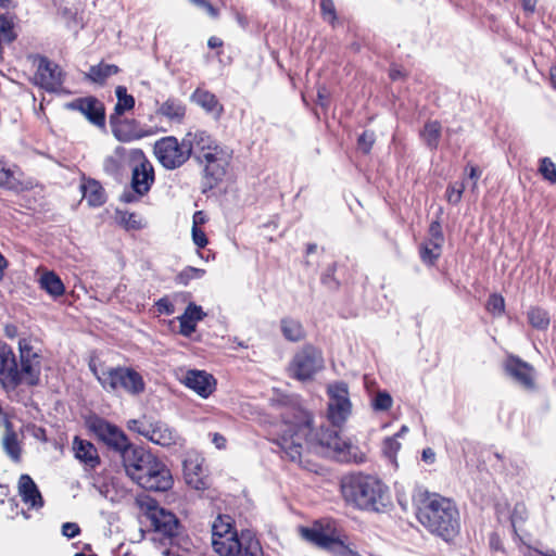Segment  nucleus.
<instances>
[{
	"label": "nucleus",
	"mask_w": 556,
	"mask_h": 556,
	"mask_svg": "<svg viewBox=\"0 0 556 556\" xmlns=\"http://www.w3.org/2000/svg\"><path fill=\"white\" fill-rule=\"evenodd\" d=\"M442 244L427 240L420 250L421 260L427 264H433L441 255Z\"/></svg>",
	"instance_id": "nucleus-37"
},
{
	"label": "nucleus",
	"mask_w": 556,
	"mask_h": 556,
	"mask_svg": "<svg viewBox=\"0 0 556 556\" xmlns=\"http://www.w3.org/2000/svg\"><path fill=\"white\" fill-rule=\"evenodd\" d=\"M371 407L375 412H388L393 406V399L387 391H377L370 401Z\"/></svg>",
	"instance_id": "nucleus-38"
},
{
	"label": "nucleus",
	"mask_w": 556,
	"mask_h": 556,
	"mask_svg": "<svg viewBox=\"0 0 556 556\" xmlns=\"http://www.w3.org/2000/svg\"><path fill=\"white\" fill-rule=\"evenodd\" d=\"M223 45L222 40L217 37H211L207 41V46L212 49L218 48Z\"/></svg>",
	"instance_id": "nucleus-60"
},
{
	"label": "nucleus",
	"mask_w": 556,
	"mask_h": 556,
	"mask_svg": "<svg viewBox=\"0 0 556 556\" xmlns=\"http://www.w3.org/2000/svg\"><path fill=\"white\" fill-rule=\"evenodd\" d=\"M89 368L102 388L108 391L123 390L131 395L144 391L146 383L142 376L131 367H112L91 359Z\"/></svg>",
	"instance_id": "nucleus-8"
},
{
	"label": "nucleus",
	"mask_w": 556,
	"mask_h": 556,
	"mask_svg": "<svg viewBox=\"0 0 556 556\" xmlns=\"http://www.w3.org/2000/svg\"><path fill=\"white\" fill-rule=\"evenodd\" d=\"M273 434L290 460L311 471L315 470L311 466V455L355 463L364 459V454L350 439L341 438L337 431L316 426L312 414L302 408L286 413L283 419L274 426Z\"/></svg>",
	"instance_id": "nucleus-1"
},
{
	"label": "nucleus",
	"mask_w": 556,
	"mask_h": 556,
	"mask_svg": "<svg viewBox=\"0 0 556 556\" xmlns=\"http://www.w3.org/2000/svg\"><path fill=\"white\" fill-rule=\"evenodd\" d=\"M300 532L304 540L326 548L337 556H356L342 540L341 533L332 521L315 522L309 528H301Z\"/></svg>",
	"instance_id": "nucleus-9"
},
{
	"label": "nucleus",
	"mask_w": 556,
	"mask_h": 556,
	"mask_svg": "<svg viewBox=\"0 0 556 556\" xmlns=\"http://www.w3.org/2000/svg\"><path fill=\"white\" fill-rule=\"evenodd\" d=\"M40 287L53 298L64 294L65 287L60 277L53 271H45L39 279Z\"/></svg>",
	"instance_id": "nucleus-29"
},
{
	"label": "nucleus",
	"mask_w": 556,
	"mask_h": 556,
	"mask_svg": "<svg viewBox=\"0 0 556 556\" xmlns=\"http://www.w3.org/2000/svg\"><path fill=\"white\" fill-rule=\"evenodd\" d=\"M129 157L136 163L132 168V189L139 195H143L150 190V187L154 181L153 167L141 150L135 149L129 151Z\"/></svg>",
	"instance_id": "nucleus-15"
},
{
	"label": "nucleus",
	"mask_w": 556,
	"mask_h": 556,
	"mask_svg": "<svg viewBox=\"0 0 556 556\" xmlns=\"http://www.w3.org/2000/svg\"><path fill=\"white\" fill-rule=\"evenodd\" d=\"M4 332H5V336L9 337V338H14L17 336V329L15 326H7L5 329H4Z\"/></svg>",
	"instance_id": "nucleus-61"
},
{
	"label": "nucleus",
	"mask_w": 556,
	"mask_h": 556,
	"mask_svg": "<svg viewBox=\"0 0 556 556\" xmlns=\"http://www.w3.org/2000/svg\"><path fill=\"white\" fill-rule=\"evenodd\" d=\"M8 266L7 260L3 257V255L0 253V280H2L4 276V269Z\"/></svg>",
	"instance_id": "nucleus-62"
},
{
	"label": "nucleus",
	"mask_w": 556,
	"mask_h": 556,
	"mask_svg": "<svg viewBox=\"0 0 556 556\" xmlns=\"http://www.w3.org/2000/svg\"><path fill=\"white\" fill-rule=\"evenodd\" d=\"M375 142V136L370 131H364L362 136L358 138V148L367 153L371 149Z\"/></svg>",
	"instance_id": "nucleus-49"
},
{
	"label": "nucleus",
	"mask_w": 556,
	"mask_h": 556,
	"mask_svg": "<svg viewBox=\"0 0 556 556\" xmlns=\"http://www.w3.org/2000/svg\"><path fill=\"white\" fill-rule=\"evenodd\" d=\"M191 232L192 241L198 248L202 249L207 244L208 240L206 238V235L199 227H192Z\"/></svg>",
	"instance_id": "nucleus-50"
},
{
	"label": "nucleus",
	"mask_w": 556,
	"mask_h": 556,
	"mask_svg": "<svg viewBox=\"0 0 556 556\" xmlns=\"http://www.w3.org/2000/svg\"><path fill=\"white\" fill-rule=\"evenodd\" d=\"M79 532H80V529H79L78 525L75 522H65L62 526V534L67 539L75 538L76 535L79 534Z\"/></svg>",
	"instance_id": "nucleus-53"
},
{
	"label": "nucleus",
	"mask_w": 556,
	"mask_h": 556,
	"mask_svg": "<svg viewBox=\"0 0 556 556\" xmlns=\"http://www.w3.org/2000/svg\"><path fill=\"white\" fill-rule=\"evenodd\" d=\"M112 131L119 141L128 142L141 138L142 136L132 129L131 124L117 121L115 115L111 116Z\"/></svg>",
	"instance_id": "nucleus-30"
},
{
	"label": "nucleus",
	"mask_w": 556,
	"mask_h": 556,
	"mask_svg": "<svg viewBox=\"0 0 556 556\" xmlns=\"http://www.w3.org/2000/svg\"><path fill=\"white\" fill-rule=\"evenodd\" d=\"M212 442L217 448H224L226 445V439L219 433L212 434Z\"/></svg>",
	"instance_id": "nucleus-58"
},
{
	"label": "nucleus",
	"mask_w": 556,
	"mask_h": 556,
	"mask_svg": "<svg viewBox=\"0 0 556 556\" xmlns=\"http://www.w3.org/2000/svg\"><path fill=\"white\" fill-rule=\"evenodd\" d=\"M486 308L491 314L495 316L503 315L505 309L504 298L500 294H492L488 300Z\"/></svg>",
	"instance_id": "nucleus-44"
},
{
	"label": "nucleus",
	"mask_w": 556,
	"mask_h": 556,
	"mask_svg": "<svg viewBox=\"0 0 556 556\" xmlns=\"http://www.w3.org/2000/svg\"><path fill=\"white\" fill-rule=\"evenodd\" d=\"M428 240H432L437 243H440V244H443V235H442V231H441V226L439 223L437 222H433L431 225H430V228H429V239Z\"/></svg>",
	"instance_id": "nucleus-52"
},
{
	"label": "nucleus",
	"mask_w": 556,
	"mask_h": 556,
	"mask_svg": "<svg viewBox=\"0 0 556 556\" xmlns=\"http://www.w3.org/2000/svg\"><path fill=\"white\" fill-rule=\"evenodd\" d=\"M62 80L63 74L61 68L56 64L41 58L38 63L37 72L34 76L35 84L48 91H55L62 85Z\"/></svg>",
	"instance_id": "nucleus-18"
},
{
	"label": "nucleus",
	"mask_w": 556,
	"mask_h": 556,
	"mask_svg": "<svg viewBox=\"0 0 556 556\" xmlns=\"http://www.w3.org/2000/svg\"><path fill=\"white\" fill-rule=\"evenodd\" d=\"M440 136L441 125L437 121L428 122L421 131L422 140L431 149L438 148Z\"/></svg>",
	"instance_id": "nucleus-34"
},
{
	"label": "nucleus",
	"mask_w": 556,
	"mask_h": 556,
	"mask_svg": "<svg viewBox=\"0 0 556 556\" xmlns=\"http://www.w3.org/2000/svg\"><path fill=\"white\" fill-rule=\"evenodd\" d=\"M119 222L128 230H139L146 227V220L136 213H121Z\"/></svg>",
	"instance_id": "nucleus-40"
},
{
	"label": "nucleus",
	"mask_w": 556,
	"mask_h": 556,
	"mask_svg": "<svg viewBox=\"0 0 556 556\" xmlns=\"http://www.w3.org/2000/svg\"><path fill=\"white\" fill-rule=\"evenodd\" d=\"M417 518L444 541L453 540L459 532V513L455 504L438 494L425 496L418 506Z\"/></svg>",
	"instance_id": "nucleus-4"
},
{
	"label": "nucleus",
	"mask_w": 556,
	"mask_h": 556,
	"mask_svg": "<svg viewBox=\"0 0 556 556\" xmlns=\"http://www.w3.org/2000/svg\"><path fill=\"white\" fill-rule=\"evenodd\" d=\"M122 464L127 477L147 490L166 491L173 485L167 466L142 447L132 445L125 450Z\"/></svg>",
	"instance_id": "nucleus-3"
},
{
	"label": "nucleus",
	"mask_w": 556,
	"mask_h": 556,
	"mask_svg": "<svg viewBox=\"0 0 556 556\" xmlns=\"http://www.w3.org/2000/svg\"><path fill=\"white\" fill-rule=\"evenodd\" d=\"M87 426L88 429L101 441L118 451L121 457L126 448L132 446L121 429L102 418L90 417L87 420Z\"/></svg>",
	"instance_id": "nucleus-14"
},
{
	"label": "nucleus",
	"mask_w": 556,
	"mask_h": 556,
	"mask_svg": "<svg viewBox=\"0 0 556 556\" xmlns=\"http://www.w3.org/2000/svg\"><path fill=\"white\" fill-rule=\"evenodd\" d=\"M205 275V270L195 267H186L178 276L181 283L187 285L192 279H201Z\"/></svg>",
	"instance_id": "nucleus-46"
},
{
	"label": "nucleus",
	"mask_w": 556,
	"mask_h": 556,
	"mask_svg": "<svg viewBox=\"0 0 556 556\" xmlns=\"http://www.w3.org/2000/svg\"><path fill=\"white\" fill-rule=\"evenodd\" d=\"M154 153L160 163L168 169L181 166L190 156L189 132L181 143L175 137L162 138L155 142Z\"/></svg>",
	"instance_id": "nucleus-12"
},
{
	"label": "nucleus",
	"mask_w": 556,
	"mask_h": 556,
	"mask_svg": "<svg viewBox=\"0 0 556 556\" xmlns=\"http://www.w3.org/2000/svg\"><path fill=\"white\" fill-rule=\"evenodd\" d=\"M118 72L117 66L112 64H99L92 66L88 73L89 78L94 83H103L108 77Z\"/></svg>",
	"instance_id": "nucleus-35"
},
{
	"label": "nucleus",
	"mask_w": 556,
	"mask_h": 556,
	"mask_svg": "<svg viewBox=\"0 0 556 556\" xmlns=\"http://www.w3.org/2000/svg\"><path fill=\"white\" fill-rule=\"evenodd\" d=\"M157 308H159V312L161 313H165V314H173L174 313V306L173 304L166 300V299H161L157 303Z\"/></svg>",
	"instance_id": "nucleus-55"
},
{
	"label": "nucleus",
	"mask_w": 556,
	"mask_h": 556,
	"mask_svg": "<svg viewBox=\"0 0 556 556\" xmlns=\"http://www.w3.org/2000/svg\"><path fill=\"white\" fill-rule=\"evenodd\" d=\"M155 114L172 123H181L186 115V106L180 100L169 98L157 105Z\"/></svg>",
	"instance_id": "nucleus-26"
},
{
	"label": "nucleus",
	"mask_w": 556,
	"mask_h": 556,
	"mask_svg": "<svg viewBox=\"0 0 556 556\" xmlns=\"http://www.w3.org/2000/svg\"><path fill=\"white\" fill-rule=\"evenodd\" d=\"M73 452L75 458L88 468H96L100 463V457L96 446L86 440L76 437L73 441Z\"/></svg>",
	"instance_id": "nucleus-23"
},
{
	"label": "nucleus",
	"mask_w": 556,
	"mask_h": 556,
	"mask_svg": "<svg viewBox=\"0 0 556 556\" xmlns=\"http://www.w3.org/2000/svg\"><path fill=\"white\" fill-rule=\"evenodd\" d=\"M466 172L468 173L469 179L472 181L471 184V192L476 193L478 190V180L481 176V172L477 166L469 165L466 167Z\"/></svg>",
	"instance_id": "nucleus-51"
},
{
	"label": "nucleus",
	"mask_w": 556,
	"mask_h": 556,
	"mask_svg": "<svg viewBox=\"0 0 556 556\" xmlns=\"http://www.w3.org/2000/svg\"><path fill=\"white\" fill-rule=\"evenodd\" d=\"M549 80L552 86L556 89V66H553L549 70Z\"/></svg>",
	"instance_id": "nucleus-63"
},
{
	"label": "nucleus",
	"mask_w": 556,
	"mask_h": 556,
	"mask_svg": "<svg viewBox=\"0 0 556 556\" xmlns=\"http://www.w3.org/2000/svg\"><path fill=\"white\" fill-rule=\"evenodd\" d=\"M78 110L86 118L97 126L104 125V106L94 98L79 99L70 105Z\"/></svg>",
	"instance_id": "nucleus-21"
},
{
	"label": "nucleus",
	"mask_w": 556,
	"mask_h": 556,
	"mask_svg": "<svg viewBox=\"0 0 556 556\" xmlns=\"http://www.w3.org/2000/svg\"><path fill=\"white\" fill-rule=\"evenodd\" d=\"M464 184L459 185H451L447 188L446 198L447 201L451 203H458L462 199L463 192H464Z\"/></svg>",
	"instance_id": "nucleus-48"
},
{
	"label": "nucleus",
	"mask_w": 556,
	"mask_h": 556,
	"mask_svg": "<svg viewBox=\"0 0 556 556\" xmlns=\"http://www.w3.org/2000/svg\"><path fill=\"white\" fill-rule=\"evenodd\" d=\"M189 138L190 154L193 152L198 159L225 148L205 131L189 132Z\"/></svg>",
	"instance_id": "nucleus-22"
},
{
	"label": "nucleus",
	"mask_w": 556,
	"mask_h": 556,
	"mask_svg": "<svg viewBox=\"0 0 556 556\" xmlns=\"http://www.w3.org/2000/svg\"><path fill=\"white\" fill-rule=\"evenodd\" d=\"M18 493L26 505L33 508L42 507L43 501L41 494L29 476H21L18 480Z\"/></svg>",
	"instance_id": "nucleus-25"
},
{
	"label": "nucleus",
	"mask_w": 556,
	"mask_h": 556,
	"mask_svg": "<svg viewBox=\"0 0 556 556\" xmlns=\"http://www.w3.org/2000/svg\"><path fill=\"white\" fill-rule=\"evenodd\" d=\"M527 518V508L523 504L518 503L515 505L510 516L511 526L516 528L517 525L522 523Z\"/></svg>",
	"instance_id": "nucleus-47"
},
{
	"label": "nucleus",
	"mask_w": 556,
	"mask_h": 556,
	"mask_svg": "<svg viewBox=\"0 0 556 556\" xmlns=\"http://www.w3.org/2000/svg\"><path fill=\"white\" fill-rule=\"evenodd\" d=\"M204 459L197 452H189L184 460V477L186 483L194 490H204L208 486Z\"/></svg>",
	"instance_id": "nucleus-16"
},
{
	"label": "nucleus",
	"mask_w": 556,
	"mask_h": 556,
	"mask_svg": "<svg viewBox=\"0 0 556 556\" xmlns=\"http://www.w3.org/2000/svg\"><path fill=\"white\" fill-rule=\"evenodd\" d=\"M212 547L219 556H260L261 547L250 535L238 536L229 516H218L212 525Z\"/></svg>",
	"instance_id": "nucleus-7"
},
{
	"label": "nucleus",
	"mask_w": 556,
	"mask_h": 556,
	"mask_svg": "<svg viewBox=\"0 0 556 556\" xmlns=\"http://www.w3.org/2000/svg\"><path fill=\"white\" fill-rule=\"evenodd\" d=\"M325 367L324 357L317 349L312 345L304 346L298 351L289 364V375L299 381H311Z\"/></svg>",
	"instance_id": "nucleus-11"
},
{
	"label": "nucleus",
	"mask_w": 556,
	"mask_h": 556,
	"mask_svg": "<svg viewBox=\"0 0 556 556\" xmlns=\"http://www.w3.org/2000/svg\"><path fill=\"white\" fill-rule=\"evenodd\" d=\"M20 174L0 163V187L14 191L23 190L25 187L20 179Z\"/></svg>",
	"instance_id": "nucleus-31"
},
{
	"label": "nucleus",
	"mask_w": 556,
	"mask_h": 556,
	"mask_svg": "<svg viewBox=\"0 0 556 556\" xmlns=\"http://www.w3.org/2000/svg\"><path fill=\"white\" fill-rule=\"evenodd\" d=\"M83 198L90 206H100L105 201V195L101 185L89 179L81 185Z\"/></svg>",
	"instance_id": "nucleus-28"
},
{
	"label": "nucleus",
	"mask_w": 556,
	"mask_h": 556,
	"mask_svg": "<svg viewBox=\"0 0 556 556\" xmlns=\"http://www.w3.org/2000/svg\"><path fill=\"white\" fill-rule=\"evenodd\" d=\"M230 159V151L223 148L198 160L204 166L205 177L211 180V185H214L225 176Z\"/></svg>",
	"instance_id": "nucleus-17"
},
{
	"label": "nucleus",
	"mask_w": 556,
	"mask_h": 556,
	"mask_svg": "<svg viewBox=\"0 0 556 556\" xmlns=\"http://www.w3.org/2000/svg\"><path fill=\"white\" fill-rule=\"evenodd\" d=\"M153 527L151 540L160 549V556H185L178 546L179 522L176 516L152 501H140Z\"/></svg>",
	"instance_id": "nucleus-6"
},
{
	"label": "nucleus",
	"mask_w": 556,
	"mask_h": 556,
	"mask_svg": "<svg viewBox=\"0 0 556 556\" xmlns=\"http://www.w3.org/2000/svg\"><path fill=\"white\" fill-rule=\"evenodd\" d=\"M192 101L205 110L208 114L218 118L223 113V106L216 97L203 89H197L192 97Z\"/></svg>",
	"instance_id": "nucleus-27"
},
{
	"label": "nucleus",
	"mask_w": 556,
	"mask_h": 556,
	"mask_svg": "<svg viewBox=\"0 0 556 556\" xmlns=\"http://www.w3.org/2000/svg\"><path fill=\"white\" fill-rule=\"evenodd\" d=\"M127 427L130 431L137 432L154 444L163 447L181 446L184 439L166 422L161 420L132 419Z\"/></svg>",
	"instance_id": "nucleus-10"
},
{
	"label": "nucleus",
	"mask_w": 556,
	"mask_h": 556,
	"mask_svg": "<svg viewBox=\"0 0 556 556\" xmlns=\"http://www.w3.org/2000/svg\"><path fill=\"white\" fill-rule=\"evenodd\" d=\"M505 370L521 388L526 390L534 388V372L529 364L516 357H508Z\"/></svg>",
	"instance_id": "nucleus-20"
},
{
	"label": "nucleus",
	"mask_w": 556,
	"mask_h": 556,
	"mask_svg": "<svg viewBox=\"0 0 556 556\" xmlns=\"http://www.w3.org/2000/svg\"><path fill=\"white\" fill-rule=\"evenodd\" d=\"M117 103L115 105V115H122L124 112L131 110L135 105V99L127 93V89L118 86L115 90Z\"/></svg>",
	"instance_id": "nucleus-36"
},
{
	"label": "nucleus",
	"mask_w": 556,
	"mask_h": 556,
	"mask_svg": "<svg viewBox=\"0 0 556 556\" xmlns=\"http://www.w3.org/2000/svg\"><path fill=\"white\" fill-rule=\"evenodd\" d=\"M182 381L189 389L203 399H207L216 389L215 378L204 370H188Z\"/></svg>",
	"instance_id": "nucleus-19"
},
{
	"label": "nucleus",
	"mask_w": 556,
	"mask_h": 556,
	"mask_svg": "<svg viewBox=\"0 0 556 556\" xmlns=\"http://www.w3.org/2000/svg\"><path fill=\"white\" fill-rule=\"evenodd\" d=\"M421 458L425 463L431 465L435 462V452L431 447L424 448Z\"/></svg>",
	"instance_id": "nucleus-56"
},
{
	"label": "nucleus",
	"mask_w": 556,
	"mask_h": 556,
	"mask_svg": "<svg viewBox=\"0 0 556 556\" xmlns=\"http://www.w3.org/2000/svg\"><path fill=\"white\" fill-rule=\"evenodd\" d=\"M528 319L532 327L536 329H546L549 325V316L546 311L532 307L528 312Z\"/></svg>",
	"instance_id": "nucleus-39"
},
{
	"label": "nucleus",
	"mask_w": 556,
	"mask_h": 556,
	"mask_svg": "<svg viewBox=\"0 0 556 556\" xmlns=\"http://www.w3.org/2000/svg\"><path fill=\"white\" fill-rule=\"evenodd\" d=\"M327 417L333 426L340 427L352 414V402L348 384L332 382L327 387Z\"/></svg>",
	"instance_id": "nucleus-13"
},
{
	"label": "nucleus",
	"mask_w": 556,
	"mask_h": 556,
	"mask_svg": "<svg viewBox=\"0 0 556 556\" xmlns=\"http://www.w3.org/2000/svg\"><path fill=\"white\" fill-rule=\"evenodd\" d=\"M129 156V152H126L123 148H116L114 155L105 160L104 167L108 172H116L124 163L126 156Z\"/></svg>",
	"instance_id": "nucleus-41"
},
{
	"label": "nucleus",
	"mask_w": 556,
	"mask_h": 556,
	"mask_svg": "<svg viewBox=\"0 0 556 556\" xmlns=\"http://www.w3.org/2000/svg\"><path fill=\"white\" fill-rule=\"evenodd\" d=\"M320 11L323 18L333 25L337 22V11L332 0H320Z\"/></svg>",
	"instance_id": "nucleus-43"
},
{
	"label": "nucleus",
	"mask_w": 556,
	"mask_h": 556,
	"mask_svg": "<svg viewBox=\"0 0 556 556\" xmlns=\"http://www.w3.org/2000/svg\"><path fill=\"white\" fill-rule=\"evenodd\" d=\"M20 361L17 363L11 346L0 341V384L7 392L18 387H35L40 382L41 354L30 338L18 341Z\"/></svg>",
	"instance_id": "nucleus-2"
},
{
	"label": "nucleus",
	"mask_w": 556,
	"mask_h": 556,
	"mask_svg": "<svg viewBox=\"0 0 556 556\" xmlns=\"http://www.w3.org/2000/svg\"><path fill=\"white\" fill-rule=\"evenodd\" d=\"M5 434L2 438V445L5 453L15 462L20 459L21 448L16 434L11 430L10 424L5 420Z\"/></svg>",
	"instance_id": "nucleus-32"
},
{
	"label": "nucleus",
	"mask_w": 556,
	"mask_h": 556,
	"mask_svg": "<svg viewBox=\"0 0 556 556\" xmlns=\"http://www.w3.org/2000/svg\"><path fill=\"white\" fill-rule=\"evenodd\" d=\"M12 4V0H0V9H9Z\"/></svg>",
	"instance_id": "nucleus-64"
},
{
	"label": "nucleus",
	"mask_w": 556,
	"mask_h": 556,
	"mask_svg": "<svg viewBox=\"0 0 556 556\" xmlns=\"http://www.w3.org/2000/svg\"><path fill=\"white\" fill-rule=\"evenodd\" d=\"M281 331L286 339L299 341L304 338V329L299 320L293 318H283L281 320Z\"/></svg>",
	"instance_id": "nucleus-33"
},
{
	"label": "nucleus",
	"mask_w": 556,
	"mask_h": 556,
	"mask_svg": "<svg viewBox=\"0 0 556 556\" xmlns=\"http://www.w3.org/2000/svg\"><path fill=\"white\" fill-rule=\"evenodd\" d=\"M341 488L344 500L361 509L381 511L390 504L388 486L376 477L350 476L342 481Z\"/></svg>",
	"instance_id": "nucleus-5"
},
{
	"label": "nucleus",
	"mask_w": 556,
	"mask_h": 556,
	"mask_svg": "<svg viewBox=\"0 0 556 556\" xmlns=\"http://www.w3.org/2000/svg\"><path fill=\"white\" fill-rule=\"evenodd\" d=\"M536 0H522V8L528 13H533L536 7Z\"/></svg>",
	"instance_id": "nucleus-59"
},
{
	"label": "nucleus",
	"mask_w": 556,
	"mask_h": 556,
	"mask_svg": "<svg viewBox=\"0 0 556 556\" xmlns=\"http://www.w3.org/2000/svg\"><path fill=\"white\" fill-rule=\"evenodd\" d=\"M195 5L203 8L208 15L212 17L217 16V11L205 0H190Z\"/></svg>",
	"instance_id": "nucleus-54"
},
{
	"label": "nucleus",
	"mask_w": 556,
	"mask_h": 556,
	"mask_svg": "<svg viewBox=\"0 0 556 556\" xmlns=\"http://www.w3.org/2000/svg\"><path fill=\"white\" fill-rule=\"evenodd\" d=\"M206 314L203 312L202 307L190 303L185 313L178 317L180 324V333L185 337H190L197 329V324L201 321Z\"/></svg>",
	"instance_id": "nucleus-24"
},
{
	"label": "nucleus",
	"mask_w": 556,
	"mask_h": 556,
	"mask_svg": "<svg viewBox=\"0 0 556 556\" xmlns=\"http://www.w3.org/2000/svg\"><path fill=\"white\" fill-rule=\"evenodd\" d=\"M539 172L546 180L556 184V165L551 159L544 157L541 160Z\"/></svg>",
	"instance_id": "nucleus-42"
},
{
	"label": "nucleus",
	"mask_w": 556,
	"mask_h": 556,
	"mask_svg": "<svg viewBox=\"0 0 556 556\" xmlns=\"http://www.w3.org/2000/svg\"><path fill=\"white\" fill-rule=\"evenodd\" d=\"M206 216L202 211H198L193 214L192 218V227H199L200 225L205 224Z\"/></svg>",
	"instance_id": "nucleus-57"
},
{
	"label": "nucleus",
	"mask_w": 556,
	"mask_h": 556,
	"mask_svg": "<svg viewBox=\"0 0 556 556\" xmlns=\"http://www.w3.org/2000/svg\"><path fill=\"white\" fill-rule=\"evenodd\" d=\"M400 448H401V443L399 442V438L395 435L391 437V438H387L383 441V453L392 462L395 460V456H396L397 452L400 451Z\"/></svg>",
	"instance_id": "nucleus-45"
}]
</instances>
